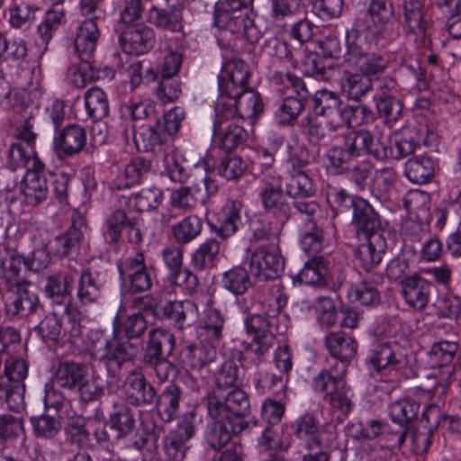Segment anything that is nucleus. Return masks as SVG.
<instances>
[{
	"label": "nucleus",
	"instance_id": "obj_1",
	"mask_svg": "<svg viewBox=\"0 0 461 461\" xmlns=\"http://www.w3.org/2000/svg\"><path fill=\"white\" fill-rule=\"evenodd\" d=\"M287 299L281 285H273L269 294L261 301L262 313L249 315L244 321L246 332L252 336V339L243 341L242 347L255 366L266 360L276 344L275 331L278 330L279 315Z\"/></svg>",
	"mask_w": 461,
	"mask_h": 461
},
{
	"label": "nucleus",
	"instance_id": "obj_2",
	"mask_svg": "<svg viewBox=\"0 0 461 461\" xmlns=\"http://www.w3.org/2000/svg\"><path fill=\"white\" fill-rule=\"evenodd\" d=\"M175 346V337L168 330L161 328L149 330L142 363L160 384L174 380L179 374L176 365L168 360Z\"/></svg>",
	"mask_w": 461,
	"mask_h": 461
},
{
	"label": "nucleus",
	"instance_id": "obj_3",
	"mask_svg": "<svg viewBox=\"0 0 461 461\" xmlns=\"http://www.w3.org/2000/svg\"><path fill=\"white\" fill-rule=\"evenodd\" d=\"M94 336L95 341L92 344V357L103 363L112 376L116 375L123 364L135 360L139 355V346L130 339L113 343L101 330L95 331Z\"/></svg>",
	"mask_w": 461,
	"mask_h": 461
},
{
	"label": "nucleus",
	"instance_id": "obj_4",
	"mask_svg": "<svg viewBox=\"0 0 461 461\" xmlns=\"http://www.w3.org/2000/svg\"><path fill=\"white\" fill-rule=\"evenodd\" d=\"M203 403L210 417L219 418L222 415L228 420H232L247 428L248 423L244 420V417L249 412L250 403L248 393L240 386L225 393H207L203 398Z\"/></svg>",
	"mask_w": 461,
	"mask_h": 461
},
{
	"label": "nucleus",
	"instance_id": "obj_5",
	"mask_svg": "<svg viewBox=\"0 0 461 461\" xmlns=\"http://www.w3.org/2000/svg\"><path fill=\"white\" fill-rule=\"evenodd\" d=\"M344 374L330 368L322 370L312 380L313 390L325 393L331 410L342 419L348 417L354 407L352 393L343 380Z\"/></svg>",
	"mask_w": 461,
	"mask_h": 461
},
{
	"label": "nucleus",
	"instance_id": "obj_6",
	"mask_svg": "<svg viewBox=\"0 0 461 461\" xmlns=\"http://www.w3.org/2000/svg\"><path fill=\"white\" fill-rule=\"evenodd\" d=\"M214 111L213 140L217 146L224 152H231L243 146L249 138V132L240 123V119L233 118L234 110L227 111L221 105L215 107Z\"/></svg>",
	"mask_w": 461,
	"mask_h": 461
},
{
	"label": "nucleus",
	"instance_id": "obj_7",
	"mask_svg": "<svg viewBox=\"0 0 461 461\" xmlns=\"http://www.w3.org/2000/svg\"><path fill=\"white\" fill-rule=\"evenodd\" d=\"M214 25L221 30L242 34L250 43H257L260 38L258 30L247 14L231 10L227 4L220 2L214 10Z\"/></svg>",
	"mask_w": 461,
	"mask_h": 461
},
{
	"label": "nucleus",
	"instance_id": "obj_8",
	"mask_svg": "<svg viewBox=\"0 0 461 461\" xmlns=\"http://www.w3.org/2000/svg\"><path fill=\"white\" fill-rule=\"evenodd\" d=\"M249 267L252 275L259 280L278 278L285 269L279 246L257 248L251 254Z\"/></svg>",
	"mask_w": 461,
	"mask_h": 461
},
{
	"label": "nucleus",
	"instance_id": "obj_9",
	"mask_svg": "<svg viewBox=\"0 0 461 461\" xmlns=\"http://www.w3.org/2000/svg\"><path fill=\"white\" fill-rule=\"evenodd\" d=\"M222 106L224 110H234L233 118L244 120L258 116L263 112L264 104L258 92L252 87L244 89L238 95L218 96L215 107Z\"/></svg>",
	"mask_w": 461,
	"mask_h": 461
},
{
	"label": "nucleus",
	"instance_id": "obj_10",
	"mask_svg": "<svg viewBox=\"0 0 461 461\" xmlns=\"http://www.w3.org/2000/svg\"><path fill=\"white\" fill-rule=\"evenodd\" d=\"M120 119L124 125L123 133L139 129V125L149 123L157 119L159 113L156 103L151 99L129 100L122 103L119 107Z\"/></svg>",
	"mask_w": 461,
	"mask_h": 461
},
{
	"label": "nucleus",
	"instance_id": "obj_11",
	"mask_svg": "<svg viewBox=\"0 0 461 461\" xmlns=\"http://www.w3.org/2000/svg\"><path fill=\"white\" fill-rule=\"evenodd\" d=\"M250 77L249 66L240 59H230L223 62L218 77L219 96L238 95L248 86Z\"/></svg>",
	"mask_w": 461,
	"mask_h": 461
},
{
	"label": "nucleus",
	"instance_id": "obj_12",
	"mask_svg": "<svg viewBox=\"0 0 461 461\" xmlns=\"http://www.w3.org/2000/svg\"><path fill=\"white\" fill-rule=\"evenodd\" d=\"M122 389L127 402L132 406L149 407L156 402L155 386L139 370H131L127 375Z\"/></svg>",
	"mask_w": 461,
	"mask_h": 461
},
{
	"label": "nucleus",
	"instance_id": "obj_13",
	"mask_svg": "<svg viewBox=\"0 0 461 461\" xmlns=\"http://www.w3.org/2000/svg\"><path fill=\"white\" fill-rule=\"evenodd\" d=\"M202 185L194 184L174 190L170 194L171 206L188 211L194 208L197 203H205L210 194L215 193L218 187L208 175L203 178Z\"/></svg>",
	"mask_w": 461,
	"mask_h": 461
},
{
	"label": "nucleus",
	"instance_id": "obj_14",
	"mask_svg": "<svg viewBox=\"0 0 461 461\" xmlns=\"http://www.w3.org/2000/svg\"><path fill=\"white\" fill-rule=\"evenodd\" d=\"M344 145L355 157L369 155L377 160L388 157L385 145L369 131L361 129L349 131L343 136Z\"/></svg>",
	"mask_w": 461,
	"mask_h": 461
},
{
	"label": "nucleus",
	"instance_id": "obj_15",
	"mask_svg": "<svg viewBox=\"0 0 461 461\" xmlns=\"http://www.w3.org/2000/svg\"><path fill=\"white\" fill-rule=\"evenodd\" d=\"M118 41L125 53L141 55L153 48L155 32L144 24L126 25L124 29H121Z\"/></svg>",
	"mask_w": 461,
	"mask_h": 461
},
{
	"label": "nucleus",
	"instance_id": "obj_16",
	"mask_svg": "<svg viewBox=\"0 0 461 461\" xmlns=\"http://www.w3.org/2000/svg\"><path fill=\"white\" fill-rule=\"evenodd\" d=\"M194 435L193 416H185L176 429L163 438V447L167 457L172 461H183L189 447L187 442Z\"/></svg>",
	"mask_w": 461,
	"mask_h": 461
},
{
	"label": "nucleus",
	"instance_id": "obj_17",
	"mask_svg": "<svg viewBox=\"0 0 461 461\" xmlns=\"http://www.w3.org/2000/svg\"><path fill=\"white\" fill-rule=\"evenodd\" d=\"M8 291L15 294V298L6 304V312L12 316L27 317L37 312L41 307L38 294L32 283L25 281L14 283Z\"/></svg>",
	"mask_w": 461,
	"mask_h": 461
},
{
	"label": "nucleus",
	"instance_id": "obj_18",
	"mask_svg": "<svg viewBox=\"0 0 461 461\" xmlns=\"http://www.w3.org/2000/svg\"><path fill=\"white\" fill-rule=\"evenodd\" d=\"M324 344L331 357L340 362V366H334L338 373H345L347 366L355 357L357 349L356 339L341 331H331L324 338Z\"/></svg>",
	"mask_w": 461,
	"mask_h": 461
},
{
	"label": "nucleus",
	"instance_id": "obj_19",
	"mask_svg": "<svg viewBox=\"0 0 461 461\" xmlns=\"http://www.w3.org/2000/svg\"><path fill=\"white\" fill-rule=\"evenodd\" d=\"M158 313L181 331L193 326L199 319L198 307L190 300L167 302L159 306Z\"/></svg>",
	"mask_w": 461,
	"mask_h": 461
},
{
	"label": "nucleus",
	"instance_id": "obj_20",
	"mask_svg": "<svg viewBox=\"0 0 461 461\" xmlns=\"http://www.w3.org/2000/svg\"><path fill=\"white\" fill-rule=\"evenodd\" d=\"M86 228V219L80 213H75L72 224L68 230L54 239V255L59 258H68L77 255L79 251Z\"/></svg>",
	"mask_w": 461,
	"mask_h": 461
},
{
	"label": "nucleus",
	"instance_id": "obj_21",
	"mask_svg": "<svg viewBox=\"0 0 461 461\" xmlns=\"http://www.w3.org/2000/svg\"><path fill=\"white\" fill-rule=\"evenodd\" d=\"M419 405L409 399H402L391 404V419L401 427L400 430L391 433V447H401L403 445L408 434V425L417 417Z\"/></svg>",
	"mask_w": 461,
	"mask_h": 461
},
{
	"label": "nucleus",
	"instance_id": "obj_22",
	"mask_svg": "<svg viewBox=\"0 0 461 461\" xmlns=\"http://www.w3.org/2000/svg\"><path fill=\"white\" fill-rule=\"evenodd\" d=\"M76 282V274L61 271L50 275L45 285V294L61 312L68 310V301Z\"/></svg>",
	"mask_w": 461,
	"mask_h": 461
},
{
	"label": "nucleus",
	"instance_id": "obj_23",
	"mask_svg": "<svg viewBox=\"0 0 461 461\" xmlns=\"http://www.w3.org/2000/svg\"><path fill=\"white\" fill-rule=\"evenodd\" d=\"M274 181L269 183L260 192V199L264 209L274 215L281 217L285 221L292 217V206L287 203L285 198V191L280 183L283 177L279 175L273 176Z\"/></svg>",
	"mask_w": 461,
	"mask_h": 461
},
{
	"label": "nucleus",
	"instance_id": "obj_24",
	"mask_svg": "<svg viewBox=\"0 0 461 461\" xmlns=\"http://www.w3.org/2000/svg\"><path fill=\"white\" fill-rule=\"evenodd\" d=\"M401 293L411 308L422 311L429 301L432 284L423 277L413 275L401 279Z\"/></svg>",
	"mask_w": 461,
	"mask_h": 461
},
{
	"label": "nucleus",
	"instance_id": "obj_25",
	"mask_svg": "<svg viewBox=\"0 0 461 461\" xmlns=\"http://www.w3.org/2000/svg\"><path fill=\"white\" fill-rule=\"evenodd\" d=\"M139 150L157 152L167 142V136L160 125V116L149 123L139 125V129L131 132Z\"/></svg>",
	"mask_w": 461,
	"mask_h": 461
},
{
	"label": "nucleus",
	"instance_id": "obj_26",
	"mask_svg": "<svg viewBox=\"0 0 461 461\" xmlns=\"http://www.w3.org/2000/svg\"><path fill=\"white\" fill-rule=\"evenodd\" d=\"M352 224L355 227L358 239L374 238L381 236V221L379 214L366 201H359L358 205L352 212Z\"/></svg>",
	"mask_w": 461,
	"mask_h": 461
},
{
	"label": "nucleus",
	"instance_id": "obj_27",
	"mask_svg": "<svg viewBox=\"0 0 461 461\" xmlns=\"http://www.w3.org/2000/svg\"><path fill=\"white\" fill-rule=\"evenodd\" d=\"M54 142L58 157L65 159L79 153L85 148L86 132L77 124H69L55 136Z\"/></svg>",
	"mask_w": 461,
	"mask_h": 461
},
{
	"label": "nucleus",
	"instance_id": "obj_28",
	"mask_svg": "<svg viewBox=\"0 0 461 461\" xmlns=\"http://www.w3.org/2000/svg\"><path fill=\"white\" fill-rule=\"evenodd\" d=\"M394 8L391 0H371L366 14L370 18L369 30L373 34L382 38L391 35Z\"/></svg>",
	"mask_w": 461,
	"mask_h": 461
},
{
	"label": "nucleus",
	"instance_id": "obj_29",
	"mask_svg": "<svg viewBox=\"0 0 461 461\" xmlns=\"http://www.w3.org/2000/svg\"><path fill=\"white\" fill-rule=\"evenodd\" d=\"M120 272L126 276L132 293H142L151 288V276L145 265L142 253L126 258Z\"/></svg>",
	"mask_w": 461,
	"mask_h": 461
},
{
	"label": "nucleus",
	"instance_id": "obj_30",
	"mask_svg": "<svg viewBox=\"0 0 461 461\" xmlns=\"http://www.w3.org/2000/svg\"><path fill=\"white\" fill-rule=\"evenodd\" d=\"M211 418L214 421L208 426L205 441L215 451L222 449L230 441L233 435H237L246 429L232 420H228L222 415L219 418Z\"/></svg>",
	"mask_w": 461,
	"mask_h": 461
},
{
	"label": "nucleus",
	"instance_id": "obj_31",
	"mask_svg": "<svg viewBox=\"0 0 461 461\" xmlns=\"http://www.w3.org/2000/svg\"><path fill=\"white\" fill-rule=\"evenodd\" d=\"M384 283L383 272L375 271L348 291V296L353 301L364 306L375 307L381 303V294L378 286Z\"/></svg>",
	"mask_w": 461,
	"mask_h": 461
},
{
	"label": "nucleus",
	"instance_id": "obj_32",
	"mask_svg": "<svg viewBox=\"0 0 461 461\" xmlns=\"http://www.w3.org/2000/svg\"><path fill=\"white\" fill-rule=\"evenodd\" d=\"M404 23L409 32L425 43L430 26V16L420 0H406L403 3Z\"/></svg>",
	"mask_w": 461,
	"mask_h": 461
},
{
	"label": "nucleus",
	"instance_id": "obj_33",
	"mask_svg": "<svg viewBox=\"0 0 461 461\" xmlns=\"http://www.w3.org/2000/svg\"><path fill=\"white\" fill-rule=\"evenodd\" d=\"M104 283L102 272L89 267L85 269L79 277L77 296L81 304L92 305L100 301L101 291Z\"/></svg>",
	"mask_w": 461,
	"mask_h": 461
},
{
	"label": "nucleus",
	"instance_id": "obj_34",
	"mask_svg": "<svg viewBox=\"0 0 461 461\" xmlns=\"http://www.w3.org/2000/svg\"><path fill=\"white\" fill-rule=\"evenodd\" d=\"M100 38L98 17L86 18L78 26L74 44L77 53L82 60H88L95 50Z\"/></svg>",
	"mask_w": 461,
	"mask_h": 461
},
{
	"label": "nucleus",
	"instance_id": "obj_35",
	"mask_svg": "<svg viewBox=\"0 0 461 461\" xmlns=\"http://www.w3.org/2000/svg\"><path fill=\"white\" fill-rule=\"evenodd\" d=\"M242 203L237 200H230L222 206L218 215L216 224H212V230L221 239H228L240 228L241 223L240 212Z\"/></svg>",
	"mask_w": 461,
	"mask_h": 461
},
{
	"label": "nucleus",
	"instance_id": "obj_36",
	"mask_svg": "<svg viewBox=\"0 0 461 461\" xmlns=\"http://www.w3.org/2000/svg\"><path fill=\"white\" fill-rule=\"evenodd\" d=\"M405 356L396 342H381L375 346L368 362L375 370L398 368L404 364Z\"/></svg>",
	"mask_w": 461,
	"mask_h": 461
},
{
	"label": "nucleus",
	"instance_id": "obj_37",
	"mask_svg": "<svg viewBox=\"0 0 461 461\" xmlns=\"http://www.w3.org/2000/svg\"><path fill=\"white\" fill-rule=\"evenodd\" d=\"M330 263L323 257H313L305 262L296 278L301 284L319 287L328 286L330 279Z\"/></svg>",
	"mask_w": 461,
	"mask_h": 461
},
{
	"label": "nucleus",
	"instance_id": "obj_38",
	"mask_svg": "<svg viewBox=\"0 0 461 461\" xmlns=\"http://www.w3.org/2000/svg\"><path fill=\"white\" fill-rule=\"evenodd\" d=\"M182 397L183 390L176 384L167 385L159 394L157 393L156 402L153 406L164 422H171L175 420L180 408Z\"/></svg>",
	"mask_w": 461,
	"mask_h": 461
},
{
	"label": "nucleus",
	"instance_id": "obj_39",
	"mask_svg": "<svg viewBox=\"0 0 461 461\" xmlns=\"http://www.w3.org/2000/svg\"><path fill=\"white\" fill-rule=\"evenodd\" d=\"M364 240L365 242L358 245L355 255L359 262V266L367 275H371L376 271V267L382 261L384 240L382 236H374V238Z\"/></svg>",
	"mask_w": 461,
	"mask_h": 461
},
{
	"label": "nucleus",
	"instance_id": "obj_40",
	"mask_svg": "<svg viewBox=\"0 0 461 461\" xmlns=\"http://www.w3.org/2000/svg\"><path fill=\"white\" fill-rule=\"evenodd\" d=\"M349 55L352 57V62L349 64L355 65L358 71L372 80L384 73L388 66L384 57L375 52H366L358 45L351 49Z\"/></svg>",
	"mask_w": 461,
	"mask_h": 461
},
{
	"label": "nucleus",
	"instance_id": "obj_41",
	"mask_svg": "<svg viewBox=\"0 0 461 461\" xmlns=\"http://www.w3.org/2000/svg\"><path fill=\"white\" fill-rule=\"evenodd\" d=\"M225 316L220 310L211 308L197 330V336L202 342L218 345L223 338Z\"/></svg>",
	"mask_w": 461,
	"mask_h": 461
},
{
	"label": "nucleus",
	"instance_id": "obj_42",
	"mask_svg": "<svg viewBox=\"0 0 461 461\" xmlns=\"http://www.w3.org/2000/svg\"><path fill=\"white\" fill-rule=\"evenodd\" d=\"M436 171V162L430 156L419 155L409 158L404 165V175L413 184L430 182Z\"/></svg>",
	"mask_w": 461,
	"mask_h": 461
},
{
	"label": "nucleus",
	"instance_id": "obj_43",
	"mask_svg": "<svg viewBox=\"0 0 461 461\" xmlns=\"http://www.w3.org/2000/svg\"><path fill=\"white\" fill-rule=\"evenodd\" d=\"M86 376H88L87 366L75 361L61 362L55 372L58 385L71 392L79 386Z\"/></svg>",
	"mask_w": 461,
	"mask_h": 461
},
{
	"label": "nucleus",
	"instance_id": "obj_44",
	"mask_svg": "<svg viewBox=\"0 0 461 461\" xmlns=\"http://www.w3.org/2000/svg\"><path fill=\"white\" fill-rule=\"evenodd\" d=\"M107 426L113 432L114 439L118 440L128 436L135 427V419L131 409L123 402H114Z\"/></svg>",
	"mask_w": 461,
	"mask_h": 461
},
{
	"label": "nucleus",
	"instance_id": "obj_45",
	"mask_svg": "<svg viewBox=\"0 0 461 461\" xmlns=\"http://www.w3.org/2000/svg\"><path fill=\"white\" fill-rule=\"evenodd\" d=\"M21 188L27 201L36 205L46 200L49 194L47 179L37 170H26Z\"/></svg>",
	"mask_w": 461,
	"mask_h": 461
},
{
	"label": "nucleus",
	"instance_id": "obj_46",
	"mask_svg": "<svg viewBox=\"0 0 461 461\" xmlns=\"http://www.w3.org/2000/svg\"><path fill=\"white\" fill-rule=\"evenodd\" d=\"M285 194L292 199H310L315 194L312 179L303 170H291L285 177Z\"/></svg>",
	"mask_w": 461,
	"mask_h": 461
},
{
	"label": "nucleus",
	"instance_id": "obj_47",
	"mask_svg": "<svg viewBox=\"0 0 461 461\" xmlns=\"http://www.w3.org/2000/svg\"><path fill=\"white\" fill-rule=\"evenodd\" d=\"M24 384H14L9 379L0 378V405L14 412L24 409Z\"/></svg>",
	"mask_w": 461,
	"mask_h": 461
},
{
	"label": "nucleus",
	"instance_id": "obj_48",
	"mask_svg": "<svg viewBox=\"0 0 461 461\" xmlns=\"http://www.w3.org/2000/svg\"><path fill=\"white\" fill-rule=\"evenodd\" d=\"M22 264H23V256L17 251L5 249L0 252V268L7 288L11 287L14 283L26 281L19 277Z\"/></svg>",
	"mask_w": 461,
	"mask_h": 461
},
{
	"label": "nucleus",
	"instance_id": "obj_49",
	"mask_svg": "<svg viewBox=\"0 0 461 461\" xmlns=\"http://www.w3.org/2000/svg\"><path fill=\"white\" fill-rule=\"evenodd\" d=\"M240 367L231 359L225 360L214 372V393L215 394L225 393V392L240 386Z\"/></svg>",
	"mask_w": 461,
	"mask_h": 461
},
{
	"label": "nucleus",
	"instance_id": "obj_50",
	"mask_svg": "<svg viewBox=\"0 0 461 461\" xmlns=\"http://www.w3.org/2000/svg\"><path fill=\"white\" fill-rule=\"evenodd\" d=\"M217 345H194L190 344L186 347L187 357L190 360V367L193 370L202 371L203 369H208L212 371V366H213L217 359Z\"/></svg>",
	"mask_w": 461,
	"mask_h": 461
},
{
	"label": "nucleus",
	"instance_id": "obj_51",
	"mask_svg": "<svg viewBox=\"0 0 461 461\" xmlns=\"http://www.w3.org/2000/svg\"><path fill=\"white\" fill-rule=\"evenodd\" d=\"M251 242H260L258 247L279 246L280 229L276 224L266 219H257L250 223Z\"/></svg>",
	"mask_w": 461,
	"mask_h": 461
},
{
	"label": "nucleus",
	"instance_id": "obj_52",
	"mask_svg": "<svg viewBox=\"0 0 461 461\" xmlns=\"http://www.w3.org/2000/svg\"><path fill=\"white\" fill-rule=\"evenodd\" d=\"M312 103L315 114L328 119L339 116L343 104L336 93L326 89L317 91L312 97Z\"/></svg>",
	"mask_w": 461,
	"mask_h": 461
},
{
	"label": "nucleus",
	"instance_id": "obj_53",
	"mask_svg": "<svg viewBox=\"0 0 461 461\" xmlns=\"http://www.w3.org/2000/svg\"><path fill=\"white\" fill-rule=\"evenodd\" d=\"M203 220L197 215L185 216L172 226V236L176 242L185 245L194 240L202 232Z\"/></svg>",
	"mask_w": 461,
	"mask_h": 461
},
{
	"label": "nucleus",
	"instance_id": "obj_54",
	"mask_svg": "<svg viewBox=\"0 0 461 461\" xmlns=\"http://www.w3.org/2000/svg\"><path fill=\"white\" fill-rule=\"evenodd\" d=\"M150 169V160L142 157H136L125 166L123 178L119 177L114 182V186L119 190L128 188L139 183L141 177L148 174Z\"/></svg>",
	"mask_w": 461,
	"mask_h": 461
},
{
	"label": "nucleus",
	"instance_id": "obj_55",
	"mask_svg": "<svg viewBox=\"0 0 461 461\" xmlns=\"http://www.w3.org/2000/svg\"><path fill=\"white\" fill-rule=\"evenodd\" d=\"M33 435L40 439L51 440L61 430V420L59 415L43 413L30 419Z\"/></svg>",
	"mask_w": 461,
	"mask_h": 461
},
{
	"label": "nucleus",
	"instance_id": "obj_56",
	"mask_svg": "<svg viewBox=\"0 0 461 461\" xmlns=\"http://www.w3.org/2000/svg\"><path fill=\"white\" fill-rule=\"evenodd\" d=\"M221 245L215 239H208L194 251L191 258L193 267L197 270L212 268L220 253Z\"/></svg>",
	"mask_w": 461,
	"mask_h": 461
},
{
	"label": "nucleus",
	"instance_id": "obj_57",
	"mask_svg": "<svg viewBox=\"0 0 461 461\" xmlns=\"http://www.w3.org/2000/svg\"><path fill=\"white\" fill-rule=\"evenodd\" d=\"M372 87L373 80L360 71L345 72L342 89L351 99H361Z\"/></svg>",
	"mask_w": 461,
	"mask_h": 461
},
{
	"label": "nucleus",
	"instance_id": "obj_58",
	"mask_svg": "<svg viewBox=\"0 0 461 461\" xmlns=\"http://www.w3.org/2000/svg\"><path fill=\"white\" fill-rule=\"evenodd\" d=\"M222 287L235 295L244 294L251 286L248 271L241 267H234L225 271L221 279Z\"/></svg>",
	"mask_w": 461,
	"mask_h": 461
},
{
	"label": "nucleus",
	"instance_id": "obj_59",
	"mask_svg": "<svg viewBox=\"0 0 461 461\" xmlns=\"http://www.w3.org/2000/svg\"><path fill=\"white\" fill-rule=\"evenodd\" d=\"M306 101L296 98L294 95L285 97L275 113L276 119L280 125L292 126L299 115L303 112Z\"/></svg>",
	"mask_w": 461,
	"mask_h": 461
},
{
	"label": "nucleus",
	"instance_id": "obj_60",
	"mask_svg": "<svg viewBox=\"0 0 461 461\" xmlns=\"http://www.w3.org/2000/svg\"><path fill=\"white\" fill-rule=\"evenodd\" d=\"M376 111L386 123L396 122L402 112V104L394 95L376 93L375 95Z\"/></svg>",
	"mask_w": 461,
	"mask_h": 461
},
{
	"label": "nucleus",
	"instance_id": "obj_61",
	"mask_svg": "<svg viewBox=\"0 0 461 461\" xmlns=\"http://www.w3.org/2000/svg\"><path fill=\"white\" fill-rule=\"evenodd\" d=\"M459 348L458 340H439L429 351V363L432 367H441L450 364Z\"/></svg>",
	"mask_w": 461,
	"mask_h": 461
},
{
	"label": "nucleus",
	"instance_id": "obj_62",
	"mask_svg": "<svg viewBox=\"0 0 461 461\" xmlns=\"http://www.w3.org/2000/svg\"><path fill=\"white\" fill-rule=\"evenodd\" d=\"M85 106L88 116L93 120H101L109 113V103L106 94L99 87H92L85 93Z\"/></svg>",
	"mask_w": 461,
	"mask_h": 461
},
{
	"label": "nucleus",
	"instance_id": "obj_63",
	"mask_svg": "<svg viewBox=\"0 0 461 461\" xmlns=\"http://www.w3.org/2000/svg\"><path fill=\"white\" fill-rule=\"evenodd\" d=\"M403 241L413 252H416L423 240L429 236V221L409 219L403 225Z\"/></svg>",
	"mask_w": 461,
	"mask_h": 461
},
{
	"label": "nucleus",
	"instance_id": "obj_64",
	"mask_svg": "<svg viewBox=\"0 0 461 461\" xmlns=\"http://www.w3.org/2000/svg\"><path fill=\"white\" fill-rule=\"evenodd\" d=\"M357 46V45L354 43H347L344 45L336 37H328L320 43L321 53L332 61L336 60L339 66L352 62V57L349 53L351 49Z\"/></svg>",
	"mask_w": 461,
	"mask_h": 461
}]
</instances>
